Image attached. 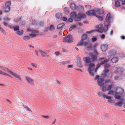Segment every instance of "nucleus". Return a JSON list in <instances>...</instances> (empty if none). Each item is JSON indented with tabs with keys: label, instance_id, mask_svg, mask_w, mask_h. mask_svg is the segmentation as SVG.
Returning a JSON list of instances; mask_svg holds the SVG:
<instances>
[{
	"label": "nucleus",
	"instance_id": "f257e3e1",
	"mask_svg": "<svg viewBox=\"0 0 125 125\" xmlns=\"http://www.w3.org/2000/svg\"><path fill=\"white\" fill-rule=\"evenodd\" d=\"M99 76L98 75H96L95 80H97L98 85L102 87L101 90L102 91L104 92L106 90H109L112 88L113 86V82L111 80H108L105 81V84H104V79L103 78H99Z\"/></svg>",
	"mask_w": 125,
	"mask_h": 125
},
{
	"label": "nucleus",
	"instance_id": "f03ea898",
	"mask_svg": "<svg viewBox=\"0 0 125 125\" xmlns=\"http://www.w3.org/2000/svg\"><path fill=\"white\" fill-rule=\"evenodd\" d=\"M110 14H108L105 18V21L104 22L105 26L103 28V29H102V24H100L98 26H96V28H98L97 30H95L90 31H87L86 32V33H91L92 32H94L97 31H98L100 32H102L103 31L106 32L108 29V26L110 25Z\"/></svg>",
	"mask_w": 125,
	"mask_h": 125
},
{
	"label": "nucleus",
	"instance_id": "7ed1b4c3",
	"mask_svg": "<svg viewBox=\"0 0 125 125\" xmlns=\"http://www.w3.org/2000/svg\"><path fill=\"white\" fill-rule=\"evenodd\" d=\"M103 12L102 10L100 9L91 10L87 12V14L88 15H97L95 13H98L99 14H101Z\"/></svg>",
	"mask_w": 125,
	"mask_h": 125
},
{
	"label": "nucleus",
	"instance_id": "20e7f679",
	"mask_svg": "<svg viewBox=\"0 0 125 125\" xmlns=\"http://www.w3.org/2000/svg\"><path fill=\"white\" fill-rule=\"evenodd\" d=\"M109 65L108 64H106L105 65V70L103 74V76L104 77H111L112 76V73L111 72L109 73V70L107 69V68L109 67Z\"/></svg>",
	"mask_w": 125,
	"mask_h": 125
},
{
	"label": "nucleus",
	"instance_id": "39448f33",
	"mask_svg": "<svg viewBox=\"0 0 125 125\" xmlns=\"http://www.w3.org/2000/svg\"><path fill=\"white\" fill-rule=\"evenodd\" d=\"M73 41V38L71 35H68L64 38L63 39V42L70 43Z\"/></svg>",
	"mask_w": 125,
	"mask_h": 125
},
{
	"label": "nucleus",
	"instance_id": "423d86ee",
	"mask_svg": "<svg viewBox=\"0 0 125 125\" xmlns=\"http://www.w3.org/2000/svg\"><path fill=\"white\" fill-rule=\"evenodd\" d=\"M95 64L94 63H92L90 64L88 68V71L89 74L91 76H93V73L92 72L94 69Z\"/></svg>",
	"mask_w": 125,
	"mask_h": 125
},
{
	"label": "nucleus",
	"instance_id": "0eeeda50",
	"mask_svg": "<svg viewBox=\"0 0 125 125\" xmlns=\"http://www.w3.org/2000/svg\"><path fill=\"white\" fill-rule=\"evenodd\" d=\"M87 35L85 34H83L81 37V40L77 44L78 45L82 46L84 43V40L87 39Z\"/></svg>",
	"mask_w": 125,
	"mask_h": 125
},
{
	"label": "nucleus",
	"instance_id": "6e6552de",
	"mask_svg": "<svg viewBox=\"0 0 125 125\" xmlns=\"http://www.w3.org/2000/svg\"><path fill=\"white\" fill-rule=\"evenodd\" d=\"M89 55L91 57V59L92 61H96L98 57L97 55L95 54L93 52L89 53Z\"/></svg>",
	"mask_w": 125,
	"mask_h": 125
},
{
	"label": "nucleus",
	"instance_id": "1a4fd4ad",
	"mask_svg": "<svg viewBox=\"0 0 125 125\" xmlns=\"http://www.w3.org/2000/svg\"><path fill=\"white\" fill-rule=\"evenodd\" d=\"M115 89V94H120L122 93L124 91L123 89L121 88H118L117 87H116L114 88Z\"/></svg>",
	"mask_w": 125,
	"mask_h": 125
},
{
	"label": "nucleus",
	"instance_id": "9d476101",
	"mask_svg": "<svg viewBox=\"0 0 125 125\" xmlns=\"http://www.w3.org/2000/svg\"><path fill=\"white\" fill-rule=\"evenodd\" d=\"M85 17L86 15L85 14L79 13L78 14L77 17L75 19V20L77 21H80L81 18H85Z\"/></svg>",
	"mask_w": 125,
	"mask_h": 125
},
{
	"label": "nucleus",
	"instance_id": "9b49d317",
	"mask_svg": "<svg viewBox=\"0 0 125 125\" xmlns=\"http://www.w3.org/2000/svg\"><path fill=\"white\" fill-rule=\"evenodd\" d=\"M83 45L85 46H86L88 50H91L92 48V44L87 42H84V43H83Z\"/></svg>",
	"mask_w": 125,
	"mask_h": 125
},
{
	"label": "nucleus",
	"instance_id": "f8f14e48",
	"mask_svg": "<svg viewBox=\"0 0 125 125\" xmlns=\"http://www.w3.org/2000/svg\"><path fill=\"white\" fill-rule=\"evenodd\" d=\"M25 79L26 80L29 84L31 85H34V80L32 79L28 76L26 77Z\"/></svg>",
	"mask_w": 125,
	"mask_h": 125
},
{
	"label": "nucleus",
	"instance_id": "ddd939ff",
	"mask_svg": "<svg viewBox=\"0 0 125 125\" xmlns=\"http://www.w3.org/2000/svg\"><path fill=\"white\" fill-rule=\"evenodd\" d=\"M101 48L102 51L105 52L108 49V46L106 44L102 45H101Z\"/></svg>",
	"mask_w": 125,
	"mask_h": 125
},
{
	"label": "nucleus",
	"instance_id": "4468645a",
	"mask_svg": "<svg viewBox=\"0 0 125 125\" xmlns=\"http://www.w3.org/2000/svg\"><path fill=\"white\" fill-rule=\"evenodd\" d=\"M100 60L101 61V62H100V64H103L106 62H107L108 60L107 59H105L103 57H100L99 58Z\"/></svg>",
	"mask_w": 125,
	"mask_h": 125
},
{
	"label": "nucleus",
	"instance_id": "2eb2a0df",
	"mask_svg": "<svg viewBox=\"0 0 125 125\" xmlns=\"http://www.w3.org/2000/svg\"><path fill=\"white\" fill-rule=\"evenodd\" d=\"M123 101L124 100L123 99L121 98L120 100L119 101L120 102L115 103L114 104V105L115 106H118L119 107L122 106Z\"/></svg>",
	"mask_w": 125,
	"mask_h": 125
},
{
	"label": "nucleus",
	"instance_id": "dca6fc26",
	"mask_svg": "<svg viewBox=\"0 0 125 125\" xmlns=\"http://www.w3.org/2000/svg\"><path fill=\"white\" fill-rule=\"evenodd\" d=\"M11 75L15 77L18 79L20 80H21V78L20 76L18 74H16L14 73L11 71L10 73Z\"/></svg>",
	"mask_w": 125,
	"mask_h": 125
},
{
	"label": "nucleus",
	"instance_id": "f3484780",
	"mask_svg": "<svg viewBox=\"0 0 125 125\" xmlns=\"http://www.w3.org/2000/svg\"><path fill=\"white\" fill-rule=\"evenodd\" d=\"M0 68L6 72H8L10 74L11 71L9 70L7 68L3 66H0Z\"/></svg>",
	"mask_w": 125,
	"mask_h": 125
},
{
	"label": "nucleus",
	"instance_id": "a211bd4d",
	"mask_svg": "<svg viewBox=\"0 0 125 125\" xmlns=\"http://www.w3.org/2000/svg\"><path fill=\"white\" fill-rule=\"evenodd\" d=\"M39 52H40L42 56L43 57H46L47 54V53L46 52L41 50H40Z\"/></svg>",
	"mask_w": 125,
	"mask_h": 125
},
{
	"label": "nucleus",
	"instance_id": "6ab92c4d",
	"mask_svg": "<svg viewBox=\"0 0 125 125\" xmlns=\"http://www.w3.org/2000/svg\"><path fill=\"white\" fill-rule=\"evenodd\" d=\"M83 60L85 61V62L86 64L89 63L91 62L90 61V59L89 57H85L83 58Z\"/></svg>",
	"mask_w": 125,
	"mask_h": 125
},
{
	"label": "nucleus",
	"instance_id": "aec40b11",
	"mask_svg": "<svg viewBox=\"0 0 125 125\" xmlns=\"http://www.w3.org/2000/svg\"><path fill=\"white\" fill-rule=\"evenodd\" d=\"M64 24L63 23H61L59 24L57 26V29L62 30Z\"/></svg>",
	"mask_w": 125,
	"mask_h": 125
},
{
	"label": "nucleus",
	"instance_id": "412c9836",
	"mask_svg": "<svg viewBox=\"0 0 125 125\" xmlns=\"http://www.w3.org/2000/svg\"><path fill=\"white\" fill-rule=\"evenodd\" d=\"M76 13L75 12H73L71 13L70 15V16L71 18L73 19L75 18H75H76Z\"/></svg>",
	"mask_w": 125,
	"mask_h": 125
},
{
	"label": "nucleus",
	"instance_id": "4be33fe9",
	"mask_svg": "<svg viewBox=\"0 0 125 125\" xmlns=\"http://www.w3.org/2000/svg\"><path fill=\"white\" fill-rule=\"evenodd\" d=\"M27 31H30L32 33H39V31H38L33 30L30 29H28L27 30Z\"/></svg>",
	"mask_w": 125,
	"mask_h": 125
},
{
	"label": "nucleus",
	"instance_id": "5701e85b",
	"mask_svg": "<svg viewBox=\"0 0 125 125\" xmlns=\"http://www.w3.org/2000/svg\"><path fill=\"white\" fill-rule=\"evenodd\" d=\"M111 60L113 63H115L118 61V58L117 57L114 56L112 59Z\"/></svg>",
	"mask_w": 125,
	"mask_h": 125
},
{
	"label": "nucleus",
	"instance_id": "b1692460",
	"mask_svg": "<svg viewBox=\"0 0 125 125\" xmlns=\"http://www.w3.org/2000/svg\"><path fill=\"white\" fill-rule=\"evenodd\" d=\"M0 74H2L5 76H8L9 77H11V76L9 75L6 73L3 72L0 70Z\"/></svg>",
	"mask_w": 125,
	"mask_h": 125
},
{
	"label": "nucleus",
	"instance_id": "393cba45",
	"mask_svg": "<svg viewBox=\"0 0 125 125\" xmlns=\"http://www.w3.org/2000/svg\"><path fill=\"white\" fill-rule=\"evenodd\" d=\"M70 8L73 10H74L76 8L75 4L73 3H72L70 6Z\"/></svg>",
	"mask_w": 125,
	"mask_h": 125
},
{
	"label": "nucleus",
	"instance_id": "a878e982",
	"mask_svg": "<svg viewBox=\"0 0 125 125\" xmlns=\"http://www.w3.org/2000/svg\"><path fill=\"white\" fill-rule=\"evenodd\" d=\"M123 71V69L121 68H117L116 72L117 73L120 74Z\"/></svg>",
	"mask_w": 125,
	"mask_h": 125
},
{
	"label": "nucleus",
	"instance_id": "bb28decb",
	"mask_svg": "<svg viewBox=\"0 0 125 125\" xmlns=\"http://www.w3.org/2000/svg\"><path fill=\"white\" fill-rule=\"evenodd\" d=\"M10 10V7L5 6V7L4 9V11L6 12H8Z\"/></svg>",
	"mask_w": 125,
	"mask_h": 125
},
{
	"label": "nucleus",
	"instance_id": "cd10ccee",
	"mask_svg": "<svg viewBox=\"0 0 125 125\" xmlns=\"http://www.w3.org/2000/svg\"><path fill=\"white\" fill-rule=\"evenodd\" d=\"M56 18L58 19H60L62 17V15L59 13H57L56 14Z\"/></svg>",
	"mask_w": 125,
	"mask_h": 125
},
{
	"label": "nucleus",
	"instance_id": "c85d7f7f",
	"mask_svg": "<svg viewBox=\"0 0 125 125\" xmlns=\"http://www.w3.org/2000/svg\"><path fill=\"white\" fill-rule=\"evenodd\" d=\"M15 33L19 35H21L23 34V32L22 30L20 31H19L16 32Z\"/></svg>",
	"mask_w": 125,
	"mask_h": 125
},
{
	"label": "nucleus",
	"instance_id": "c756f323",
	"mask_svg": "<svg viewBox=\"0 0 125 125\" xmlns=\"http://www.w3.org/2000/svg\"><path fill=\"white\" fill-rule=\"evenodd\" d=\"M98 96L100 97L103 96V98H105V94L101 92H99L98 93Z\"/></svg>",
	"mask_w": 125,
	"mask_h": 125
},
{
	"label": "nucleus",
	"instance_id": "7c9ffc66",
	"mask_svg": "<svg viewBox=\"0 0 125 125\" xmlns=\"http://www.w3.org/2000/svg\"><path fill=\"white\" fill-rule=\"evenodd\" d=\"M114 91L112 90H110V91H109L108 93V94H114L115 95V89H114Z\"/></svg>",
	"mask_w": 125,
	"mask_h": 125
},
{
	"label": "nucleus",
	"instance_id": "2f4dec72",
	"mask_svg": "<svg viewBox=\"0 0 125 125\" xmlns=\"http://www.w3.org/2000/svg\"><path fill=\"white\" fill-rule=\"evenodd\" d=\"M11 5V2L10 1H8L5 4V6L10 7Z\"/></svg>",
	"mask_w": 125,
	"mask_h": 125
},
{
	"label": "nucleus",
	"instance_id": "473e14b6",
	"mask_svg": "<svg viewBox=\"0 0 125 125\" xmlns=\"http://www.w3.org/2000/svg\"><path fill=\"white\" fill-rule=\"evenodd\" d=\"M77 25H72L71 26V27L69 28V31H70L72 29H74L76 27Z\"/></svg>",
	"mask_w": 125,
	"mask_h": 125
},
{
	"label": "nucleus",
	"instance_id": "72a5a7b5",
	"mask_svg": "<svg viewBox=\"0 0 125 125\" xmlns=\"http://www.w3.org/2000/svg\"><path fill=\"white\" fill-rule=\"evenodd\" d=\"M95 16L98 19L99 21H103V19L102 16H98L97 15Z\"/></svg>",
	"mask_w": 125,
	"mask_h": 125
},
{
	"label": "nucleus",
	"instance_id": "f704fd0d",
	"mask_svg": "<svg viewBox=\"0 0 125 125\" xmlns=\"http://www.w3.org/2000/svg\"><path fill=\"white\" fill-rule=\"evenodd\" d=\"M19 27L18 26H14V31H19Z\"/></svg>",
	"mask_w": 125,
	"mask_h": 125
},
{
	"label": "nucleus",
	"instance_id": "c9c22d12",
	"mask_svg": "<svg viewBox=\"0 0 125 125\" xmlns=\"http://www.w3.org/2000/svg\"><path fill=\"white\" fill-rule=\"evenodd\" d=\"M115 6L117 7H119L120 6V3L118 1H115Z\"/></svg>",
	"mask_w": 125,
	"mask_h": 125
},
{
	"label": "nucleus",
	"instance_id": "e433bc0d",
	"mask_svg": "<svg viewBox=\"0 0 125 125\" xmlns=\"http://www.w3.org/2000/svg\"><path fill=\"white\" fill-rule=\"evenodd\" d=\"M30 38V37L29 36H24L23 37V39L25 40H27L29 39Z\"/></svg>",
	"mask_w": 125,
	"mask_h": 125
},
{
	"label": "nucleus",
	"instance_id": "4c0bfd02",
	"mask_svg": "<svg viewBox=\"0 0 125 125\" xmlns=\"http://www.w3.org/2000/svg\"><path fill=\"white\" fill-rule=\"evenodd\" d=\"M24 107L27 111H30L32 112L31 111L27 106L25 105H23Z\"/></svg>",
	"mask_w": 125,
	"mask_h": 125
},
{
	"label": "nucleus",
	"instance_id": "58836bf2",
	"mask_svg": "<svg viewBox=\"0 0 125 125\" xmlns=\"http://www.w3.org/2000/svg\"><path fill=\"white\" fill-rule=\"evenodd\" d=\"M114 101L112 98H111L110 99L108 100V102L109 103H114Z\"/></svg>",
	"mask_w": 125,
	"mask_h": 125
},
{
	"label": "nucleus",
	"instance_id": "ea45409f",
	"mask_svg": "<svg viewBox=\"0 0 125 125\" xmlns=\"http://www.w3.org/2000/svg\"><path fill=\"white\" fill-rule=\"evenodd\" d=\"M77 64L80 67H82V66L81 64V61H78L77 62Z\"/></svg>",
	"mask_w": 125,
	"mask_h": 125
},
{
	"label": "nucleus",
	"instance_id": "a19ab883",
	"mask_svg": "<svg viewBox=\"0 0 125 125\" xmlns=\"http://www.w3.org/2000/svg\"><path fill=\"white\" fill-rule=\"evenodd\" d=\"M29 36L32 38H33L36 36V34L35 33L31 34L29 35Z\"/></svg>",
	"mask_w": 125,
	"mask_h": 125
},
{
	"label": "nucleus",
	"instance_id": "79ce46f5",
	"mask_svg": "<svg viewBox=\"0 0 125 125\" xmlns=\"http://www.w3.org/2000/svg\"><path fill=\"white\" fill-rule=\"evenodd\" d=\"M50 29L51 31H52L54 29V26L52 25L50 26Z\"/></svg>",
	"mask_w": 125,
	"mask_h": 125
},
{
	"label": "nucleus",
	"instance_id": "37998d69",
	"mask_svg": "<svg viewBox=\"0 0 125 125\" xmlns=\"http://www.w3.org/2000/svg\"><path fill=\"white\" fill-rule=\"evenodd\" d=\"M115 79L116 80H120L121 79V77L118 76H116L115 77Z\"/></svg>",
	"mask_w": 125,
	"mask_h": 125
},
{
	"label": "nucleus",
	"instance_id": "c03bdc74",
	"mask_svg": "<svg viewBox=\"0 0 125 125\" xmlns=\"http://www.w3.org/2000/svg\"><path fill=\"white\" fill-rule=\"evenodd\" d=\"M115 98V99H120L121 98H120V96L118 95H115L114 96Z\"/></svg>",
	"mask_w": 125,
	"mask_h": 125
},
{
	"label": "nucleus",
	"instance_id": "a18cd8bd",
	"mask_svg": "<svg viewBox=\"0 0 125 125\" xmlns=\"http://www.w3.org/2000/svg\"><path fill=\"white\" fill-rule=\"evenodd\" d=\"M68 62H69V61H64L62 62L61 63L62 64L65 65L67 64Z\"/></svg>",
	"mask_w": 125,
	"mask_h": 125
},
{
	"label": "nucleus",
	"instance_id": "49530a36",
	"mask_svg": "<svg viewBox=\"0 0 125 125\" xmlns=\"http://www.w3.org/2000/svg\"><path fill=\"white\" fill-rule=\"evenodd\" d=\"M105 98L106 99L109 100L112 97L108 95H105Z\"/></svg>",
	"mask_w": 125,
	"mask_h": 125
},
{
	"label": "nucleus",
	"instance_id": "de8ad7c7",
	"mask_svg": "<svg viewBox=\"0 0 125 125\" xmlns=\"http://www.w3.org/2000/svg\"><path fill=\"white\" fill-rule=\"evenodd\" d=\"M63 21H67V18L65 17H63L62 18Z\"/></svg>",
	"mask_w": 125,
	"mask_h": 125
},
{
	"label": "nucleus",
	"instance_id": "09e8293b",
	"mask_svg": "<svg viewBox=\"0 0 125 125\" xmlns=\"http://www.w3.org/2000/svg\"><path fill=\"white\" fill-rule=\"evenodd\" d=\"M92 39V41L93 42H94L96 41L97 40V38H93L91 39V40Z\"/></svg>",
	"mask_w": 125,
	"mask_h": 125
},
{
	"label": "nucleus",
	"instance_id": "8fccbe9b",
	"mask_svg": "<svg viewBox=\"0 0 125 125\" xmlns=\"http://www.w3.org/2000/svg\"><path fill=\"white\" fill-rule=\"evenodd\" d=\"M31 65L34 67L36 68L37 67V66L36 64L32 63L31 64Z\"/></svg>",
	"mask_w": 125,
	"mask_h": 125
},
{
	"label": "nucleus",
	"instance_id": "3c124183",
	"mask_svg": "<svg viewBox=\"0 0 125 125\" xmlns=\"http://www.w3.org/2000/svg\"><path fill=\"white\" fill-rule=\"evenodd\" d=\"M3 24L5 26H8V24L6 22H4L3 23Z\"/></svg>",
	"mask_w": 125,
	"mask_h": 125
},
{
	"label": "nucleus",
	"instance_id": "603ef678",
	"mask_svg": "<svg viewBox=\"0 0 125 125\" xmlns=\"http://www.w3.org/2000/svg\"><path fill=\"white\" fill-rule=\"evenodd\" d=\"M54 53L56 55H58L60 53L59 51L56 52H55Z\"/></svg>",
	"mask_w": 125,
	"mask_h": 125
},
{
	"label": "nucleus",
	"instance_id": "864d4df0",
	"mask_svg": "<svg viewBox=\"0 0 125 125\" xmlns=\"http://www.w3.org/2000/svg\"><path fill=\"white\" fill-rule=\"evenodd\" d=\"M42 117L46 119H49V117L48 116L43 115Z\"/></svg>",
	"mask_w": 125,
	"mask_h": 125
},
{
	"label": "nucleus",
	"instance_id": "5fc2aeb1",
	"mask_svg": "<svg viewBox=\"0 0 125 125\" xmlns=\"http://www.w3.org/2000/svg\"><path fill=\"white\" fill-rule=\"evenodd\" d=\"M105 36L104 34L102 35L101 36V38L102 39H104L105 38Z\"/></svg>",
	"mask_w": 125,
	"mask_h": 125
},
{
	"label": "nucleus",
	"instance_id": "6e6d98bb",
	"mask_svg": "<svg viewBox=\"0 0 125 125\" xmlns=\"http://www.w3.org/2000/svg\"><path fill=\"white\" fill-rule=\"evenodd\" d=\"M102 65L101 64H100V63L97 64V68H98L101 65Z\"/></svg>",
	"mask_w": 125,
	"mask_h": 125
},
{
	"label": "nucleus",
	"instance_id": "4d7b16f0",
	"mask_svg": "<svg viewBox=\"0 0 125 125\" xmlns=\"http://www.w3.org/2000/svg\"><path fill=\"white\" fill-rule=\"evenodd\" d=\"M73 18L71 17L69 18L68 19V21L70 22H72L73 21Z\"/></svg>",
	"mask_w": 125,
	"mask_h": 125
},
{
	"label": "nucleus",
	"instance_id": "13d9d810",
	"mask_svg": "<svg viewBox=\"0 0 125 125\" xmlns=\"http://www.w3.org/2000/svg\"><path fill=\"white\" fill-rule=\"evenodd\" d=\"M64 12L66 13H67L68 12V10H67V8H64Z\"/></svg>",
	"mask_w": 125,
	"mask_h": 125
},
{
	"label": "nucleus",
	"instance_id": "bf43d9fd",
	"mask_svg": "<svg viewBox=\"0 0 125 125\" xmlns=\"http://www.w3.org/2000/svg\"><path fill=\"white\" fill-rule=\"evenodd\" d=\"M94 53L95 54L97 55L98 56V53L97 51L96 50V49L94 50Z\"/></svg>",
	"mask_w": 125,
	"mask_h": 125
},
{
	"label": "nucleus",
	"instance_id": "052dcab7",
	"mask_svg": "<svg viewBox=\"0 0 125 125\" xmlns=\"http://www.w3.org/2000/svg\"><path fill=\"white\" fill-rule=\"evenodd\" d=\"M0 31L3 32L4 33L5 32V30L1 28V27L0 28Z\"/></svg>",
	"mask_w": 125,
	"mask_h": 125
},
{
	"label": "nucleus",
	"instance_id": "680f3d73",
	"mask_svg": "<svg viewBox=\"0 0 125 125\" xmlns=\"http://www.w3.org/2000/svg\"><path fill=\"white\" fill-rule=\"evenodd\" d=\"M97 46V44H95L94 45L93 47L92 48V49H93L94 50L95 48Z\"/></svg>",
	"mask_w": 125,
	"mask_h": 125
},
{
	"label": "nucleus",
	"instance_id": "e2e57ef3",
	"mask_svg": "<svg viewBox=\"0 0 125 125\" xmlns=\"http://www.w3.org/2000/svg\"><path fill=\"white\" fill-rule=\"evenodd\" d=\"M73 67L72 65H69L67 66V67L68 68H72Z\"/></svg>",
	"mask_w": 125,
	"mask_h": 125
},
{
	"label": "nucleus",
	"instance_id": "0e129e2a",
	"mask_svg": "<svg viewBox=\"0 0 125 125\" xmlns=\"http://www.w3.org/2000/svg\"><path fill=\"white\" fill-rule=\"evenodd\" d=\"M121 38L123 39H125V37L124 36H121Z\"/></svg>",
	"mask_w": 125,
	"mask_h": 125
},
{
	"label": "nucleus",
	"instance_id": "69168bd1",
	"mask_svg": "<svg viewBox=\"0 0 125 125\" xmlns=\"http://www.w3.org/2000/svg\"><path fill=\"white\" fill-rule=\"evenodd\" d=\"M14 26L12 25H10V27L11 28H13L14 29Z\"/></svg>",
	"mask_w": 125,
	"mask_h": 125
},
{
	"label": "nucleus",
	"instance_id": "338daca9",
	"mask_svg": "<svg viewBox=\"0 0 125 125\" xmlns=\"http://www.w3.org/2000/svg\"><path fill=\"white\" fill-rule=\"evenodd\" d=\"M83 22L84 23H88V21L87 20H85L83 21Z\"/></svg>",
	"mask_w": 125,
	"mask_h": 125
},
{
	"label": "nucleus",
	"instance_id": "774afa93",
	"mask_svg": "<svg viewBox=\"0 0 125 125\" xmlns=\"http://www.w3.org/2000/svg\"><path fill=\"white\" fill-rule=\"evenodd\" d=\"M27 69L28 70H32V69L31 68L28 67Z\"/></svg>",
	"mask_w": 125,
	"mask_h": 125
}]
</instances>
